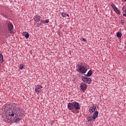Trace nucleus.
Listing matches in <instances>:
<instances>
[{
  "label": "nucleus",
  "instance_id": "nucleus-19",
  "mask_svg": "<svg viewBox=\"0 0 126 126\" xmlns=\"http://www.w3.org/2000/svg\"><path fill=\"white\" fill-rule=\"evenodd\" d=\"M114 11H115V12H116L118 14H120V13H121V12L120 10H119V9H118V8H116V9L114 10Z\"/></svg>",
  "mask_w": 126,
  "mask_h": 126
},
{
  "label": "nucleus",
  "instance_id": "nucleus-24",
  "mask_svg": "<svg viewBox=\"0 0 126 126\" xmlns=\"http://www.w3.org/2000/svg\"><path fill=\"white\" fill-rule=\"evenodd\" d=\"M6 35H7V36H9V32H6Z\"/></svg>",
  "mask_w": 126,
  "mask_h": 126
},
{
  "label": "nucleus",
  "instance_id": "nucleus-2",
  "mask_svg": "<svg viewBox=\"0 0 126 126\" xmlns=\"http://www.w3.org/2000/svg\"><path fill=\"white\" fill-rule=\"evenodd\" d=\"M7 24V27L8 31H9L10 34H14V32L13 31V25L10 23V22L6 23Z\"/></svg>",
  "mask_w": 126,
  "mask_h": 126
},
{
  "label": "nucleus",
  "instance_id": "nucleus-16",
  "mask_svg": "<svg viewBox=\"0 0 126 126\" xmlns=\"http://www.w3.org/2000/svg\"><path fill=\"white\" fill-rule=\"evenodd\" d=\"M91 75H92V71L89 70L87 74L86 75L87 76H88L89 77H90Z\"/></svg>",
  "mask_w": 126,
  "mask_h": 126
},
{
  "label": "nucleus",
  "instance_id": "nucleus-5",
  "mask_svg": "<svg viewBox=\"0 0 126 126\" xmlns=\"http://www.w3.org/2000/svg\"><path fill=\"white\" fill-rule=\"evenodd\" d=\"M81 90H83V91H85L87 89V86L85 83H82L80 86Z\"/></svg>",
  "mask_w": 126,
  "mask_h": 126
},
{
  "label": "nucleus",
  "instance_id": "nucleus-12",
  "mask_svg": "<svg viewBox=\"0 0 126 126\" xmlns=\"http://www.w3.org/2000/svg\"><path fill=\"white\" fill-rule=\"evenodd\" d=\"M87 121L88 122H94L95 121V119H94V117H89L88 118H87Z\"/></svg>",
  "mask_w": 126,
  "mask_h": 126
},
{
  "label": "nucleus",
  "instance_id": "nucleus-26",
  "mask_svg": "<svg viewBox=\"0 0 126 126\" xmlns=\"http://www.w3.org/2000/svg\"><path fill=\"white\" fill-rule=\"evenodd\" d=\"M66 16H67V17H69V15L66 14Z\"/></svg>",
  "mask_w": 126,
  "mask_h": 126
},
{
  "label": "nucleus",
  "instance_id": "nucleus-11",
  "mask_svg": "<svg viewBox=\"0 0 126 126\" xmlns=\"http://www.w3.org/2000/svg\"><path fill=\"white\" fill-rule=\"evenodd\" d=\"M23 36H25L26 39H28V38H29V33L27 32H23Z\"/></svg>",
  "mask_w": 126,
  "mask_h": 126
},
{
  "label": "nucleus",
  "instance_id": "nucleus-8",
  "mask_svg": "<svg viewBox=\"0 0 126 126\" xmlns=\"http://www.w3.org/2000/svg\"><path fill=\"white\" fill-rule=\"evenodd\" d=\"M67 108L68 110H72L73 108H74V102L72 103H70V102L68 103L67 105Z\"/></svg>",
  "mask_w": 126,
  "mask_h": 126
},
{
  "label": "nucleus",
  "instance_id": "nucleus-27",
  "mask_svg": "<svg viewBox=\"0 0 126 126\" xmlns=\"http://www.w3.org/2000/svg\"><path fill=\"white\" fill-rule=\"evenodd\" d=\"M123 16H125V17H126V14H123Z\"/></svg>",
  "mask_w": 126,
  "mask_h": 126
},
{
  "label": "nucleus",
  "instance_id": "nucleus-15",
  "mask_svg": "<svg viewBox=\"0 0 126 126\" xmlns=\"http://www.w3.org/2000/svg\"><path fill=\"white\" fill-rule=\"evenodd\" d=\"M0 62L1 63H3V57L1 54H0Z\"/></svg>",
  "mask_w": 126,
  "mask_h": 126
},
{
  "label": "nucleus",
  "instance_id": "nucleus-22",
  "mask_svg": "<svg viewBox=\"0 0 126 126\" xmlns=\"http://www.w3.org/2000/svg\"><path fill=\"white\" fill-rule=\"evenodd\" d=\"M19 69H23V64L20 65V66L19 67Z\"/></svg>",
  "mask_w": 126,
  "mask_h": 126
},
{
  "label": "nucleus",
  "instance_id": "nucleus-18",
  "mask_svg": "<svg viewBox=\"0 0 126 126\" xmlns=\"http://www.w3.org/2000/svg\"><path fill=\"white\" fill-rule=\"evenodd\" d=\"M41 22H42L43 23H49L50 22V20H41Z\"/></svg>",
  "mask_w": 126,
  "mask_h": 126
},
{
  "label": "nucleus",
  "instance_id": "nucleus-9",
  "mask_svg": "<svg viewBox=\"0 0 126 126\" xmlns=\"http://www.w3.org/2000/svg\"><path fill=\"white\" fill-rule=\"evenodd\" d=\"M95 110H96V106L93 105L92 107H91L89 109L90 113H94L95 112Z\"/></svg>",
  "mask_w": 126,
  "mask_h": 126
},
{
  "label": "nucleus",
  "instance_id": "nucleus-7",
  "mask_svg": "<svg viewBox=\"0 0 126 126\" xmlns=\"http://www.w3.org/2000/svg\"><path fill=\"white\" fill-rule=\"evenodd\" d=\"M42 17L39 15H35L33 17V19L35 22H39L40 20Z\"/></svg>",
  "mask_w": 126,
  "mask_h": 126
},
{
  "label": "nucleus",
  "instance_id": "nucleus-28",
  "mask_svg": "<svg viewBox=\"0 0 126 126\" xmlns=\"http://www.w3.org/2000/svg\"><path fill=\"white\" fill-rule=\"evenodd\" d=\"M123 10H125L124 9V8H123Z\"/></svg>",
  "mask_w": 126,
  "mask_h": 126
},
{
  "label": "nucleus",
  "instance_id": "nucleus-6",
  "mask_svg": "<svg viewBox=\"0 0 126 126\" xmlns=\"http://www.w3.org/2000/svg\"><path fill=\"white\" fill-rule=\"evenodd\" d=\"M74 108L76 110H80V104H79V103L74 102Z\"/></svg>",
  "mask_w": 126,
  "mask_h": 126
},
{
  "label": "nucleus",
  "instance_id": "nucleus-14",
  "mask_svg": "<svg viewBox=\"0 0 126 126\" xmlns=\"http://www.w3.org/2000/svg\"><path fill=\"white\" fill-rule=\"evenodd\" d=\"M111 7H112V8H113L114 10H115V9H117V7H116V5H115V4H114V3H111Z\"/></svg>",
  "mask_w": 126,
  "mask_h": 126
},
{
  "label": "nucleus",
  "instance_id": "nucleus-1",
  "mask_svg": "<svg viewBox=\"0 0 126 126\" xmlns=\"http://www.w3.org/2000/svg\"><path fill=\"white\" fill-rule=\"evenodd\" d=\"M77 71L79 72V73H82L84 74V73H86V71H87V67L86 66H84L83 65V63H81L80 64H78L76 66Z\"/></svg>",
  "mask_w": 126,
  "mask_h": 126
},
{
  "label": "nucleus",
  "instance_id": "nucleus-10",
  "mask_svg": "<svg viewBox=\"0 0 126 126\" xmlns=\"http://www.w3.org/2000/svg\"><path fill=\"white\" fill-rule=\"evenodd\" d=\"M99 114V112L96 111L93 114V117L94 118V120H96V118L98 117V115Z\"/></svg>",
  "mask_w": 126,
  "mask_h": 126
},
{
  "label": "nucleus",
  "instance_id": "nucleus-21",
  "mask_svg": "<svg viewBox=\"0 0 126 126\" xmlns=\"http://www.w3.org/2000/svg\"><path fill=\"white\" fill-rule=\"evenodd\" d=\"M15 123H18V122H20V119L19 118H17L16 119H15Z\"/></svg>",
  "mask_w": 126,
  "mask_h": 126
},
{
  "label": "nucleus",
  "instance_id": "nucleus-4",
  "mask_svg": "<svg viewBox=\"0 0 126 126\" xmlns=\"http://www.w3.org/2000/svg\"><path fill=\"white\" fill-rule=\"evenodd\" d=\"M42 88H43V87H42L41 85H37L34 90L35 92H38V93H41V89H42Z\"/></svg>",
  "mask_w": 126,
  "mask_h": 126
},
{
  "label": "nucleus",
  "instance_id": "nucleus-20",
  "mask_svg": "<svg viewBox=\"0 0 126 126\" xmlns=\"http://www.w3.org/2000/svg\"><path fill=\"white\" fill-rule=\"evenodd\" d=\"M66 16V14L64 13H62V17H65Z\"/></svg>",
  "mask_w": 126,
  "mask_h": 126
},
{
  "label": "nucleus",
  "instance_id": "nucleus-3",
  "mask_svg": "<svg viewBox=\"0 0 126 126\" xmlns=\"http://www.w3.org/2000/svg\"><path fill=\"white\" fill-rule=\"evenodd\" d=\"M82 80L84 81V82H85V83H88V84H90V83L92 82L91 78L88 77L82 78Z\"/></svg>",
  "mask_w": 126,
  "mask_h": 126
},
{
  "label": "nucleus",
  "instance_id": "nucleus-25",
  "mask_svg": "<svg viewBox=\"0 0 126 126\" xmlns=\"http://www.w3.org/2000/svg\"><path fill=\"white\" fill-rule=\"evenodd\" d=\"M82 41H83L84 42H86V39L82 38Z\"/></svg>",
  "mask_w": 126,
  "mask_h": 126
},
{
  "label": "nucleus",
  "instance_id": "nucleus-13",
  "mask_svg": "<svg viewBox=\"0 0 126 126\" xmlns=\"http://www.w3.org/2000/svg\"><path fill=\"white\" fill-rule=\"evenodd\" d=\"M14 115H15V111H11L8 114L9 117H14Z\"/></svg>",
  "mask_w": 126,
  "mask_h": 126
},
{
  "label": "nucleus",
  "instance_id": "nucleus-23",
  "mask_svg": "<svg viewBox=\"0 0 126 126\" xmlns=\"http://www.w3.org/2000/svg\"><path fill=\"white\" fill-rule=\"evenodd\" d=\"M42 23H43V22H42L41 20L40 23L38 24V26H41V25H42Z\"/></svg>",
  "mask_w": 126,
  "mask_h": 126
},
{
  "label": "nucleus",
  "instance_id": "nucleus-17",
  "mask_svg": "<svg viewBox=\"0 0 126 126\" xmlns=\"http://www.w3.org/2000/svg\"><path fill=\"white\" fill-rule=\"evenodd\" d=\"M117 36L118 37V38H121V37H122V32H117Z\"/></svg>",
  "mask_w": 126,
  "mask_h": 126
}]
</instances>
